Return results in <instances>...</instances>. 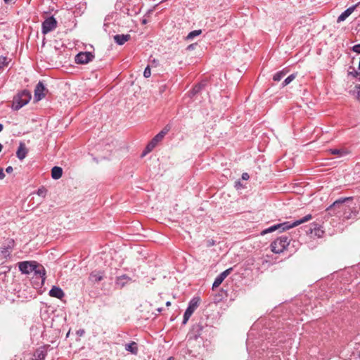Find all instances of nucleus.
<instances>
[{
    "label": "nucleus",
    "instance_id": "1",
    "mask_svg": "<svg viewBox=\"0 0 360 360\" xmlns=\"http://www.w3.org/2000/svg\"><path fill=\"white\" fill-rule=\"evenodd\" d=\"M353 197L340 198L330 205L326 211L331 216L342 217L346 219L356 217L357 212L352 211Z\"/></svg>",
    "mask_w": 360,
    "mask_h": 360
},
{
    "label": "nucleus",
    "instance_id": "2",
    "mask_svg": "<svg viewBox=\"0 0 360 360\" xmlns=\"http://www.w3.org/2000/svg\"><path fill=\"white\" fill-rule=\"evenodd\" d=\"M311 219H312L311 214H309L304 216V217H302V219H300L299 220H296L295 221H294L292 223H291L290 221H285L283 223L275 224V225H273V226L269 227L268 229H266L264 231H262V235L271 233L276 230H280V231H284L288 230L291 228L295 227L301 224L307 222Z\"/></svg>",
    "mask_w": 360,
    "mask_h": 360
},
{
    "label": "nucleus",
    "instance_id": "3",
    "mask_svg": "<svg viewBox=\"0 0 360 360\" xmlns=\"http://www.w3.org/2000/svg\"><path fill=\"white\" fill-rule=\"evenodd\" d=\"M31 99V94L29 91L23 90L18 93L13 98L12 108L14 110H18L24 105L27 104Z\"/></svg>",
    "mask_w": 360,
    "mask_h": 360
},
{
    "label": "nucleus",
    "instance_id": "4",
    "mask_svg": "<svg viewBox=\"0 0 360 360\" xmlns=\"http://www.w3.org/2000/svg\"><path fill=\"white\" fill-rule=\"evenodd\" d=\"M290 238L287 236H282L276 239L271 244V250L276 254L283 252L290 244Z\"/></svg>",
    "mask_w": 360,
    "mask_h": 360
},
{
    "label": "nucleus",
    "instance_id": "5",
    "mask_svg": "<svg viewBox=\"0 0 360 360\" xmlns=\"http://www.w3.org/2000/svg\"><path fill=\"white\" fill-rule=\"evenodd\" d=\"M200 303V299L199 297H193L191 300V301L188 303V306L187 309H186L184 314V319L182 321L183 324H186L193 313L195 311V310L198 308Z\"/></svg>",
    "mask_w": 360,
    "mask_h": 360
},
{
    "label": "nucleus",
    "instance_id": "6",
    "mask_svg": "<svg viewBox=\"0 0 360 360\" xmlns=\"http://www.w3.org/2000/svg\"><path fill=\"white\" fill-rule=\"evenodd\" d=\"M38 266L39 264L35 261H24L18 263L19 270L23 274H30Z\"/></svg>",
    "mask_w": 360,
    "mask_h": 360
},
{
    "label": "nucleus",
    "instance_id": "7",
    "mask_svg": "<svg viewBox=\"0 0 360 360\" xmlns=\"http://www.w3.org/2000/svg\"><path fill=\"white\" fill-rule=\"evenodd\" d=\"M57 27V21L54 18V17L51 16L46 18L43 22L41 25V32L44 34H46L47 33L51 32L55 30Z\"/></svg>",
    "mask_w": 360,
    "mask_h": 360
},
{
    "label": "nucleus",
    "instance_id": "8",
    "mask_svg": "<svg viewBox=\"0 0 360 360\" xmlns=\"http://www.w3.org/2000/svg\"><path fill=\"white\" fill-rule=\"evenodd\" d=\"M94 56L91 52H80L75 56V62L78 64H86L91 61Z\"/></svg>",
    "mask_w": 360,
    "mask_h": 360
},
{
    "label": "nucleus",
    "instance_id": "9",
    "mask_svg": "<svg viewBox=\"0 0 360 360\" xmlns=\"http://www.w3.org/2000/svg\"><path fill=\"white\" fill-rule=\"evenodd\" d=\"M45 90L46 88L44 84L41 82H39L34 89V100L36 101H41L45 96Z\"/></svg>",
    "mask_w": 360,
    "mask_h": 360
},
{
    "label": "nucleus",
    "instance_id": "10",
    "mask_svg": "<svg viewBox=\"0 0 360 360\" xmlns=\"http://www.w3.org/2000/svg\"><path fill=\"white\" fill-rule=\"evenodd\" d=\"M15 242L13 239H7L6 243L1 248V252L4 257H9L11 250L14 248Z\"/></svg>",
    "mask_w": 360,
    "mask_h": 360
},
{
    "label": "nucleus",
    "instance_id": "11",
    "mask_svg": "<svg viewBox=\"0 0 360 360\" xmlns=\"http://www.w3.org/2000/svg\"><path fill=\"white\" fill-rule=\"evenodd\" d=\"M359 6H360V1L358 2L356 4L347 8L344 12H342L339 15V17L338 18L337 22H340L345 20L352 13V12L355 10V8L359 7Z\"/></svg>",
    "mask_w": 360,
    "mask_h": 360
},
{
    "label": "nucleus",
    "instance_id": "12",
    "mask_svg": "<svg viewBox=\"0 0 360 360\" xmlns=\"http://www.w3.org/2000/svg\"><path fill=\"white\" fill-rule=\"evenodd\" d=\"M49 295L51 297H56L58 299H62L65 296L63 290L57 286L53 285L49 290Z\"/></svg>",
    "mask_w": 360,
    "mask_h": 360
},
{
    "label": "nucleus",
    "instance_id": "13",
    "mask_svg": "<svg viewBox=\"0 0 360 360\" xmlns=\"http://www.w3.org/2000/svg\"><path fill=\"white\" fill-rule=\"evenodd\" d=\"M28 153V150L25 146V144L22 142H20L19 144V147L16 152V156L17 158L22 160L25 158L27 156V154Z\"/></svg>",
    "mask_w": 360,
    "mask_h": 360
},
{
    "label": "nucleus",
    "instance_id": "14",
    "mask_svg": "<svg viewBox=\"0 0 360 360\" xmlns=\"http://www.w3.org/2000/svg\"><path fill=\"white\" fill-rule=\"evenodd\" d=\"M89 278L92 283L100 282L103 278V272L101 271H94L90 274Z\"/></svg>",
    "mask_w": 360,
    "mask_h": 360
},
{
    "label": "nucleus",
    "instance_id": "15",
    "mask_svg": "<svg viewBox=\"0 0 360 360\" xmlns=\"http://www.w3.org/2000/svg\"><path fill=\"white\" fill-rule=\"evenodd\" d=\"M114 41L118 45H123L131 39L130 34H116L113 37Z\"/></svg>",
    "mask_w": 360,
    "mask_h": 360
},
{
    "label": "nucleus",
    "instance_id": "16",
    "mask_svg": "<svg viewBox=\"0 0 360 360\" xmlns=\"http://www.w3.org/2000/svg\"><path fill=\"white\" fill-rule=\"evenodd\" d=\"M205 85H206L205 82H202L195 85L193 87V89L189 91V96L191 97L195 96L196 94L200 93L202 91V89H203L205 88Z\"/></svg>",
    "mask_w": 360,
    "mask_h": 360
},
{
    "label": "nucleus",
    "instance_id": "17",
    "mask_svg": "<svg viewBox=\"0 0 360 360\" xmlns=\"http://www.w3.org/2000/svg\"><path fill=\"white\" fill-rule=\"evenodd\" d=\"M130 281L131 278L124 274L117 277L115 284L120 286V288H123Z\"/></svg>",
    "mask_w": 360,
    "mask_h": 360
},
{
    "label": "nucleus",
    "instance_id": "18",
    "mask_svg": "<svg viewBox=\"0 0 360 360\" xmlns=\"http://www.w3.org/2000/svg\"><path fill=\"white\" fill-rule=\"evenodd\" d=\"M63 175V169L60 167L55 166L51 169V177L55 179H59Z\"/></svg>",
    "mask_w": 360,
    "mask_h": 360
},
{
    "label": "nucleus",
    "instance_id": "19",
    "mask_svg": "<svg viewBox=\"0 0 360 360\" xmlns=\"http://www.w3.org/2000/svg\"><path fill=\"white\" fill-rule=\"evenodd\" d=\"M125 349L133 354H136L139 351L137 343L135 342H131L130 343L126 344Z\"/></svg>",
    "mask_w": 360,
    "mask_h": 360
},
{
    "label": "nucleus",
    "instance_id": "20",
    "mask_svg": "<svg viewBox=\"0 0 360 360\" xmlns=\"http://www.w3.org/2000/svg\"><path fill=\"white\" fill-rule=\"evenodd\" d=\"M46 356V352L44 349H37L34 353L35 360H44Z\"/></svg>",
    "mask_w": 360,
    "mask_h": 360
},
{
    "label": "nucleus",
    "instance_id": "21",
    "mask_svg": "<svg viewBox=\"0 0 360 360\" xmlns=\"http://www.w3.org/2000/svg\"><path fill=\"white\" fill-rule=\"evenodd\" d=\"M38 267H40L41 269L36 268L35 271H34V272L36 274H39V276L41 278L42 281H44L45 280V274H46L45 269L41 265H39V264Z\"/></svg>",
    "mask_w": 360,
    "mask_h": 360
},
{
    "label": "nucleus",
    "instance_id": "22",
    "mask_svg": "<svg viewBox=\"0 0 360 360\" xmlns=\"http://www.w3.org/2000/svg\"><path fill=\"white\" fill-rule=\"evenodd\" d=\"M10 62V60L6 57L1 56H0V70L3 69L4 67H7L8 65V63Z\"/></svg>",
    "mask_w": 360,
    "mask_h": 360
},
{
    "label": "nucleus",
    "instance_id": "23",
    "mask_svg": "<svg viewBox=\"0 0 360 360\" xmlns=\"http://www.w3.org/2000/svg\"><path fill=\"white\" fill-rule=\"evenodd\" d=\"M202 31L200 30H193L186 37V39H192L195 37H197L201 34Z\"/></svg>",
    "mask_w": 360,
    "mask_h": 360
},
{
    "label": "nucleus",
    "instance_id": "24",
    "mask_svg": "<svg viewBox=\"0 0 360 360\" xmlns=\"http://www.w3.org/2000/svg\"><path fill=\"white\" fill-rule=\"evenodd\" d=\"M285 72L284 71L277 72L273 77V79L276 82H278L281 80V79L285 76Z\"/></svg>",
    "mask_w": 360,
    "mask_h": 360
},
{
    "label": "nucleus",
    "instance_id": "25",
    "mask_svg": "<svg viewBox=\"0 0 360 360\" xmlns=\"http://www.w3.org/2000/svg\"><path fill=\"white\" fill-rule=\"evenodd\" d=\"M223 281L224 279H222V278L218 275L212 284V289L219 287Z\"/></svg>",
    "mask_w": 360,
    "mask_h": 360
},
{
    "label": "nucleus",
    "instance_id": "26",
    "mask_svg": "<svg viewBox=\"0 0 360 360\" xmlns=\"http://www.w3.org/2000/svg\"><path fill=\"white\" fill-rule=\"evenodd\" d=\"M295 78V75L292 74L289 75L287 78L285 79V80L282 83L283 87L287 86Z\"/></svg>",
    "mask_w": 360,
    "mask_h": 360
},
{
    "label": "nucleus",
    "instance_id": "27",
    "mask_svg": "<svg viewBox=\"0 0 360 360\" xmlns=\"http://www.w3.org/2000/svg\"><path fill=\"white\" fill-rule=\"evenodd\" d=\"M232 270H233V268H229L226 270H225L223 272H221L219 275V276H221L222 278V279L224 280L231 274Z\"/></svg>",
    "mask_w": 360,
    "mask_h": 360
},
{
    "label": "nucleus",
    "instance_id": "28",
    "mask_svg": "<svg viewBox=\"0 0 360 360\" xmlns=\"http://www.w3.org/2000/svg\"><path fill=\"white\" fill-rule=\"evenodd\" d=\"M232 270H233V268H229L226 270H225L223 272H221L219 275V276H221L222 278V279L224 280L231 274Z\"/></svg>",
    "mask_w": 360,
    "mask_h": 360
},
{
    "label": "nucleus",
    "instance_id": "29",
    "mask_svg": "<svg viewBox=\"0 0 360 360\" xmlns=\"http://www.w3.org/2000/svg\"><path fill=\"white\" fill-rule=\"evenodd\" d=\"M232 270H233V268H229L226 270H225L223 272H221L219 275V276H221L222 278V279L224 280L231 274Z\"/></svg>",
    "mask_w": 360,
    "mask_h": 360
},
{
    "label": "nucleus",
    "instance_id": "30",
    "mask_svg": "<svg viewBox=\"0 0 360 360\" xmlns=\"http://www.w3.org/2000/svg\"><path fill=\"white\" fill-rule=\"evenodd\" d=\"M232 270H233V268H229L226 270H225L223 272H221L219 275V276H221L222 278V279L224 280L231 274Z\"/></svg>",
    "mask_w": 360,
    "mask_h": 360
},
{
    "label": "nucleus",
    "instance_id": "31",
    "mask_svg": "<svg viewBox=\"0 0 360 360\" xmlns=\"http://www.w3.org/2000/svg\"><path fill=\"white\" fill-rule=\"evenodd\" d=\"M155 147V146L153 145V143H152L151 142H150L147 145V146L146 147V149H145V151L143 153V155H145L146 153H150V151H152Z\"/></svg>",
    "mask_w": 360,
    "mask_h": 360
},
{
    "label": "nucleus",
    "instance_id": "32",
    "mask_svg": "<svg viewBox=\"0 0 360 360\" xmlns=\"http://www.w3.org/2000/svg\"><path fill=\"white\" fill-rule=\"evenodd\" d=\"M155 147V146L153 145V143H152L151 142H150L147 145V146L146 147V149H145V151L143 153V155H145L146 153H150V151H152Z\"/></svg>",
    "mask_w": 360,
    "mask_h": 360
},
{
    "label": "nucleus",
    "instance_id": "33",
    "mask_svg": "<svg viewBox=\"0 0 360 360\" xmlns=\"http://www.w3.org/2000/svg\"><path fill=\"white\" fill-rule=\"evenodd\" d=\"M155 147V146L153 145V143H152L151 142H150L147 145V146L146 147V149H145V151L143 153V155H145L146 153H150V151H152Z\"/></svg>",
    "mask_w": 360,
    "mask_h": 360
},
{
    "label": "nucleus",
    "instance_id": "34",
    "mask_svg": "<svg viewBox=\"0 0 360 360\" xmlns=\"http://www.w3.org/2000/svg\"><path fill=\"white\" fill-rule=\"evenodd\" d=\"M155 147V146L153 145V143H152L151 142H150L147 145V146L146 147V149H145V151L143 153V155H145L146 153H150V151H152Z\"/></svg>",
    "mask_w": 360,
    "mask_h": 360
},
{
    "label": "nucleus",
    "instance_id": "35",
    "mask_svg": "<svg viewBox=\"0 0 360 360\" xmlns=\"http://www.w3.org/2000/svg\"><path fill=\"white\" fill-rule=\"evenodd\" d=\"M47 190L44 187H41L37 190V195L42 198H44L46 195Z\"/></svg>",
    "mask_w": 360,
    "mask_h": 360
},
{
    "label": "nucleus",
    "instance_id": "36",
    "mask_svg": "<svg viewBox=\"0 0 360 360\" xmlns=\"http://www.w3.org/2000/svg\"><path fill=\"white\" fill-rule=\"evenodd\" d=\"M151 75V71H150V68L149 65H148L145 70H144V72H143V76L146 77V78H148L150 77Z\"/></svg>",
    "mask_w": 360,
    "mask_h": 360
},
{
    "label": "nucleus",
    "instance_id": "37",
    "mask_svg": "<svg viewBox=\"0 0 360 360\" xmlns=\"http://www.w3.org/2000/svg\"><path fill=\"white\" fill-rule=\"evenodd\" d=\"M330 152L333 155H342L344 153L339 149H330Z\"/></svg>",
    "mask_w": 360,
    "mask_h": 360
},
{
    "label": "nucleus",
    "instance_id": "38",
    "mask_svg": "<svg viewBox=\"0 0 360 360\" xmlns=\"http://www.w3.org/2000/svg\"><path fill=\"white\" fill-rule=\"evenodd\" d=\"M164 132H162L161 131L154 137L158 139L159 141H161L162 139L165 137Z\"/></svg>",
    "mask_w": 360,
    "mask_h": 360
},
{
    "label": "nucleus",
    "instance_id": "39",
    "mask_svg": "<svg viewBox=\"0 0 360 360\" xmlns=\"http://www.w3.org/2000/svg\"><path fill=\"white\" fill-rule=\"evenodd\" d=\"M352 50L356 53H360V44L353 46Z\"/></svg>",
    "mask_w": 360,
    "mask_h": 360
},
{
    "label": "nucleus",
    "instance_id": "40",
    "mask_svg": "<svg viewBox=\"0 0 360 360\" xmlns=\"http://www.w3.org/2000/svg\"><path fill=\"white\" fill-rule=\"evenodd\" d=\"M171 127L169 124H167L163 129L161 131L162 132H164V134L166 135L169 131L170 130Z\"/></svg>",
    "mask_w": 360,
    "mask_h": 360
},
{
    "label": "nucleus",
    "instance_id": "41",
    "mask_svg": "<svg viewBox=\"0 0 360 360\" xmlns=\"http://www.w3.org/2000/svg\"><path fill=\"white\" fill-rule=\"evenodd\" d=\"M5 177V174L2 168H0V179H3Z\"/></svg>",
    "mask_w": 360,
    "mask_h": 360
},
{
    "label": "nucleus",
    "instance_id": "42",
    "mask_svg": "<svg viewBox=\"0 0 360 360\" xmlns=\"http://www.w3.org/2000/svg\"><path fill=\"white\" fill-rule=\"evenodd\" d=\"M150 142H151L152 143H153V145L156 146L158 142L160 141L154 137Z\"/></svg>",
    "mask_w": 360,
    "mask_h": 360
},
{
    "label": "nucleus",
    "instance_id": "43",
    "mask_svg": "<svg viewBox=\"0 0 360 360\" xmlns=\"http://www.w3.org/2000/svg\"><path fill=\"white\" fill-rule=\"evenodd\" d=\"M150 142H151L152 143H153V145L156 146L158 142L160 141L154 137Z\"/></svg>",
    "mask_w": 360,
    "mask_h": 360
},
{
    "label": "nucleus",
    "instance_id": "44",
    "mask_svg": "<svg viewBox=\"0 0 360 360\" xmlns=\"http://www.w3.org/2000/svg\"><path fill=\"white\" fill-rule=\"evenodd\" d=\"M150 142H151L152 143H153V145L156 146L158 142L160 141L154 137Z\"/></svg>",
    "mask_w": 360,
    "mask_h": 360
},
{
    "label": "nucleus",
    "instance_id": "45",
    "mask_svg": "<svg viewBox=\"0 0 360 360\" xmlns=\"http://www.w3.org/2000/svg\"><path fill=\"white\" fill-rule=\"evenodd\" d=\"M13 167L11 166H8L6 168V172L8 174L11 173L13 172Z\"/></svg>",
    "mask_w": 360,
    "mask_h": 360
},
{
    "label": "nucleus",
    "instance_id": "46",
    "mask_svg": "<svg viewBox=\"0 0 360 360\" xmlns=\"http://www.w3.org/2000/svg\"><path fill=\"white\" fill-rule=\"evenodd\" d=\"M242 179L244 180H248L249 179V174L248 173H243L242 174Z\"/></svg>",
    "mask_w": 360,
    "mask_h": 360
},
{
    "label": "nucleus",
    "instance_id": "47",
    "mask_svg": "<svg viewBox=\"0 0 360 360\" xmlns=\"http://www.w3.org/2000/svg\"><path fill=\"white\" fill-rule=\"evenodd\" d=\"M195 45L196 44H190L189 46H188L186 49L187 50H193V49H194Z\"/></svg>",
    "mask_w": 360,
    "mask_h": 360
},
{
    "label": "nucleus",
    "instance_id": "48",
    "mask_svg": "<svg viewBox=\"0 0 360 360\" xmlns=\"http://www.w3.org/2000/svg\"><path fill=\"white\" fill-rule=\"evenodd\" d=\"M357 88V96L360 98V84L356 86Z\"/></svg>",
    "mask_w": 360,
    "mask_h": 360
},
{
    "label": "nucleus",
    "instance_id": "49",
    "mask_svg": "<svg viewBox=\"0 0 360 360\" xmlns=\"http://www.w3.org/2000/svg\"><path fill=\"white\" fill-rule=\"evenodd\" d=\"M195 328H198V331H200V330H202V326H200V325H197V326H195Z\"/></svg>",
    "mask_w": 360,
    "mask_h": 360
},
{
    "label": "nucleus",
    "instance_id": "50",
    "mask_svg": "<svg viewBox=\"0 0 360 360\" xmlns=\"http://www.w3.org/2000/svg\"><path fill=\"white\" fill-rule=\"evenodd\" d=\"M4 126L2 124L0 123V132L3 130Z\"/></svg>",
    "mask_w": 360,
    "mask_h": 360
},
{
    "label": "nucleus",
    "instance_id": "51",
    "mask_svg": "<svg viewBox=\"0 0 360 360\" xmlns=\"http://www.w3.org/2000/svg\"><path fill=\"white\" fill-rule=\"evenodd\" d=\"M170 305H171V302H170L169 301H167V302H166V306H167V307H169Z\"/></svg>",
    "mask_w": 360,
    "mask_h": 360
},
{
    "label": "nucleus",
    "instance_id": "52",
    "mask_svg": "<svg viewBox=\"0 0 360 360\" xmlns=\"http://www.w3.org/2000/svg\"><path fill=\"white\" fill-rule=\"evenodd\" d=\"M3 148V145L0 143V153L1 152Z\"/></svg>",
    "mask_w": 360,
    "mask_h": 360
},
{
    "label": "nucleus",
    "instance_id": "53",
    "mask_svg": "<svg viewBox=\"0 0 360 360\" xmlns=\"http://www.w3.org/2000/svg\"><path fill=\"white\" fill-rule=\"evenodd\" d=\"M157 311H158L159 313H160V312H161V311H162V308H158V309H157Z\"/></svg>",
    "mask_w": 360,
    "mask_h": 360
},
{
    "label": "nucleus",
    "instance_id": "54",
    "mask_svg": "<svg viewBox=\"0 0 360 360\" xmlns=\"http://www.w3.org/2000/svg\"><path fill=\"white\" fill-rule=\"evenodd\" d=\"M78 333H79L80 335H82L84 333V330L78 331Z\"/></svg>",
    "mask_w": 360,
    "mask_h": 360
},
{
    "label": "nucleus",
    "instance_id": "55",
    "mask_svg": "<svg viewBox=\"0 0 360 360\" xmlns=\"http://www.w3.org/2000/svg\"><path fill=\"white\" fill-rule=\"evenodd\" d=\"M167 360H174L173 357H169L167 359Z\"/></svg>",
    "mask_w": 360,
    "mask_h": 360
}]
</instances>
